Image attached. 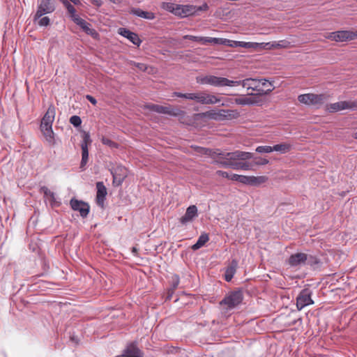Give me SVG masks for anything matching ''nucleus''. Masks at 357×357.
<instances>
[{
    "instance_id": "obj_11",
    "label": "nucleus",
    "mask_w": 357,
    "mask_h": 357,
    "mask_svg": "<svg viewBox=\"0 0 357 357\" xmlns=\"http://www.w3.org/2000/svg\"><path fill=\"white\" fill-rule=\"evenodd\" d=\"M328 38L336 42L351 40L357 38V32L338 31L330 33Z\"/></svg>"
},
{
    "instance_id": "obj_46",
    "label": "nucleus",
    "mask_w": 357,
    "mask_h": 357,
    "mask_svg": "<svg viewBox=\"0 0 357 357\" xmlns=\"http://www.w3.org/2000/svg\"><path fill=\"white\" fill-rule=\"evenodd\" d=\"M278 42L279 48H288L291 47V43L287 40H281Z\"/></svg>"
},
{
    "instance_id": "obj_34",
    "label": "nucleus",
    "mask_w": 357,
    "mask_h": 357,
    "mask_svg": "<svg viewBox=\"0 0 357 357\" xmlns=\"http://www.w3.org/2000/svg\"><path fill=\"white\" fill-rule=\"evenodd\" d=\"M47 201L49 202L52 207H57L61 205V202L57 199L55 194H52Z\"/></svg>"
},
{
    "instance_id": "obj_10",
    "label": "nucleus",
    "mask_w": 357,
    "mask_h": 357,
    "mask_svg": "<svg viewBox=\"0 0 357 357\" xmlns=\"http://www.w3.org/2000/svg\"><path fill=\"white\" fill-rule=\"evenodd\" d=\"M238 160H216L218 165L222 167L231 168L233 169H252L251 165L246 162H238Z\"/></svg>"
},
{
    "instance_id": "obj_13",
    "label": "nucleus",
    "mask_w": 357,
    "mask_h": 357,
    "mask_svg": "<svg viewBox=\"0 0 357 357\" xmlns=\"http://www.w3.org/2000/svg\"><path fill=\"white\" fill-rule=\"evenodd\" d=\"M111 174L113 176L114 185L119 186L127 177L128 169L122 165H118L111 170Z\"/></svg>"
},
{
    "instance_id": "obj_24",
    "label": "nucleus",
    "mask_w": 357,
    "mask_h": 357,
    "mask_svg": "<svg viewBox=\"0 0 357 357\" xmlns=\"http://www.w3.org/2000/svg\"><path fill=\"white\" fill-rule=\"evenodd\" d=\"M183 39H188L192 41L199 42L203 45H206L208 43L215 44L216 41V38L196 36L192 35H185L183 36Z\"/></svg>"
},
{
    "instance_id": "obj_15",
    "label": "nucleus",
    "mask_w": 357,
    "mask_h": 357,
    "mask_svg": "<svg viewBox=\"0 0 357 357\" xmlns=\"http://www.w3.org/2000/svg\"><path fill=\"white\" fill-rule=\"evenodd\" d=\"M122 357H144V353L138 348L137 342H133L128 344L123 354Z\"/></svg>"
},
{
    "instance_id": "obj_33",
    "label": "nucleus",
    "mask_w": 357,
    "mask_h": 357,
    "mask_svg": "<svg viewBox=\"0 0 357 357\" xmlns=\"http://www.w3.org/2000/svg\"><path fill=\"white\" fill-rule=\"evenodd\" d=\"M238 47L248 49L257 48L259 47V44L258 43L238 41Z\"/></svg>"
},
{
    "instance_id": "obj_19",
    "label": "nucleus",
    "mask_w": 357,
    "mask_h": 357,
    "mask_svg": "<svg viewBox=\"0 0 357 357\" xmlns=\"http://www.w3.org/2000/svg\"><path fill=\"white\" fill-rule=\"evenodd\" d=\"M74 22L78 26H79L83 29V31L88 35H90L93 38L98 37V33H97V31L91 27V26L89 23H88L86 21H85L80 17H75L74 19Z\"/></svg>"
},
{
    "instance_id": "obj_22",
    "label": "nucleus",
    "mask_w": 357,
    "mask_h": 357,
    "mask_svg": "<svg viewBox=\"0 0 357 357\" xmlns=\"http://www.w3.org/2000/svg\"><path fill=\"white\" fill-rule=\"evenodd\" d=\"M119 33L137 46H139L142 43V40L137 33L132 32L126 28H120L119 29Z\"/></svg>"
},
{
    "instance_id": "obj_30",
    "label": "nucleus",
    "mask_w": 357,
    "mask_h": 357,
    "mask_svg": "<svg viewBox=\"0 0 357 357\" xmlns=\"http://www.w3.org/2000/svg\"><path fill=\"white\" fill-rule=\"evenodd\" d=\"M82 149V160L80 167L84 168L86 165L89 159V150L88 148L84 145Z\"/></svg>"
},
{
    "instance_id": "obj_50",
    "label": "nucleus",
    "mask_w": 357,
    "mask_h": 357,
    "mask_svg": "<svg viewBox=\"0 0 357 357\" xmlns=\"http://www.w3.org/2000/svg\"><path fill=\"white\" fill-rule=\"evenodd\" d=\"M101 141L103 144H105V145H107L109 146H114L115 145V143L108 138L102 137Z\"/></svg>"
},
{
    "instance_id": "obj_29",
    "label": "nucleus",
    "mask_w": 357,
    "mask_h": 357,
    "mask_svg": "<svg viewBox=\"0 0 357 357\" xmlns=\"http://www.w3.org/2000/svg\"><path fill=\"white\" fill-rule=\"evenodd\" d=\"M259 81V89H263V90H267V89H270V92H271L274 87L273 86L271 82H270L268 80L266 79H258Z\"/></svg>"
},
{
    "instance_id": "obj_6",
    "label": "nucleus",
    "mask_w": 357,
    "mask_h": 357,
    "mask_svg": "<svg viewBox=\"0 0 357 357\" xmlns=\"http://www.w3.org/2000/svg\"><path fill=\"white\" fill-rule=\"evenodd\" d=\"M222 98L205 91L194 93L193 100L202 105H215L221 102Z\"/></svg>"
},
{
    "instance_id": "obj_14",
    "label": "nucleus",
    "mask_w": 357,
    "mask_h": 357,
    "mask_svg": "<svg viewBox=\"0 0 357 357\" xmlns=\"http://www.w3.org/2000/svg\"><path fill=\"white\" fill-rule=\"evenodd\" d=\"M70 205L73 210L79 211L82 218H86L89 213V206L87 203L73 198L70 201Z\"/></svg>"
},
{
    "instance_id": "obj_61",
    "label": "nucleus",
    "mask_w": 357,
    "mask_h": 357,
    "mask_svg": "<svg viewBox=\"0 0 357 357\" xmlns=\"http://www.w3.org/2000/svg\"><path fill=\"white\" fill-rule=\"evenodd\" d=\"M132 252L133 253H137V249L136 248L133 247V248H132Z\"/></svg>"
},
{
    "instance_id": "obj_18",
    "label": "nucleus",
    "mask_w": 357,
    "mask_h": 357,
    "mask_svg": "<svg viewBox=\"0 0 357 357\" xmlns=\"http://www.w3.org/2000/svg\"><path fill=\"white\" fill-rule=\"evenodd\" d=\"M354 107L353 102L347 101H340L329 105H326V110L329 112H338L347 109H351Z\"/></svg>"
},
{
    "instance_id": "obj_25",
    "label": "nucleus",
    "mask_w": 357,
    "mask_h": 357,
    "mask_svg": "<svg viewBox=\"0 0 357 357\" xmlns=\"http://www.w3.org/2000/svg\"><path fill=\"white\" fill-rule=\"evenodd\" d=\"M237 266L238 262L235 259H233L225 270V279L227 282L231 280L236 271Z\"/></svg>"
},
{
    "instance_id": "obj_63",
    "label": "nucleus",
    "mask_w": 357,
    "mask_h": 357,
    "mask_svg": "<svg viewBox=\"0 0 357 357\" xmlns=\"http://www.w3.org/2000/svg\"><path fill=\"white\" fill-rule=\"evenodd\" d=\"M61 2L65 1L66 0H60Z\"/></svg>"
},
{
    "instance_id": "obj_54",
    "label": "nucleus",
    "mask_w": 357,
    "mask_h": 357,
    "mask_svg": "<svg viewBox=\"0 0 357 357\" xmlns=\"http://www.w3.org/2000/svg\"><path fill=\"white\" fill-rule=\"evenodd\" d=\"M86 98L91 103L93 104V105H96V103H97V100H96L95 98H93V96H91V95H86Z\"/></svg>"
},
{
    "instance_id": "obj_38",
    "label": "nucleus",
    "mask_w": 357,
    "mask_h": 357,
    "mask_svg": "<svg viewBox=\"0 0 357 357\" xmlns=\"http://www.w3.org/2000/svg\"><path fill=\"white\" fill-rule=\"evenodd\" d=\"M185 17L195 14V6L193 5H183Z\"/></svg>"
},
{
    "instance_id": "obj_39",
    "label": "nucleus",
    "mask_w": 357,
    "mask_h": 357,
    "mask_svg": "<svg viewBox=\"0 0 357 357\" xmlns=\"http://www.w3.org/2000/svg\"><path fill=\"white\" fill-rule=\"evenodd\" d=\"M66 9L68 12L70 13V18L73 22L75 17H79V16L76 14V10L72 4L68 5Z\"/></svg>"
},
{
    "instance_id": "obj_44",
    "label": "nucleus",
    "mask_w": 357,
    "mask_h": 357,
    "mask_svg": "<svg viewBox=\"0 0 357 357\" xmlns=\"http://www.w3.org/2000/svg\"><path fill=\"white\" fill-rule=\"evenodd\" d=\"M307 260L306 261V264H310V266H313L319 263L318 259L312 255H307Z\"/></svg>"
},
{
    "instance_id": "obj_26",
    "label": "nucleus",
    "mask_w": 357,
    "mask_h": 357,
    "mask_svg": "<svg viewBox=\"0 0 357 357\" xmlns=\"http://www.w3.org/2000/svg\"><path fill=\"white\" fill-rule=\"evenodd\" d=\"M209 240L208 235L206 233L202 234L197 242L192 246L193 250H197L201 248L205 245V243Z\"/></svg>"
},
{
    "instance_id": "obj_3",
    "label": "nucleus",
    "mask_w": 357,
    "mask_h": 357,
    "mask_svg": "<svg viewBox=\"0 0 357 357\" xmlns=\"http://www.w3.org/2000/svg\"><path fill=\"white\" fill-rule=\"evenodd\" d=\"M55 118V107L50 105L41 121L40 130L46 141L50 144H55L54 133L52 130V123Z\"/></svg>"
},
{
    "instance_id": "obj_2",
    "label": "nucleus",
    "mask_w": 357,
    "mask_h": 357,
    "mask_svg": "<svg viewBox=\"0 0 357 357\" xmlns=\"http://www.w3.org/2000/svg\"><path fill=\"white\" fill-rule=\"evenodd\" d=\"M195 150L199 154L210 156L213 160V163L215 164H218L216 160H249L253 157V154L252 153L241 151L223 152L220 149L213 150L204 147H197Z\"/></svg>"
},
{
    "instance_id": "obj_51",
    "label": "nucleus",
    "mask_w": 357,
    "mask_h": 357,
    "mask_svg": "<svg viewBox=\"0 0 357 357\" xmlns=\"http://www.w3.org/2000/svg\"><path fill=\"white\" fill-rule=\"evenodd\" d=\"M215 174L219 176H222L223 178H227L229 179V174L227 172H224L222 170H218V171H216Z\"/></svg>"
},
{
    "instance_id": "obj_40",
    "label": "nucleus",
    "mask_w": 357,
    "mask_h": 357,
    "mask_svg": "<svg viewBox=\"0 0 357 357\" xmlns=\"http://www.w3.org/2000/svg\"><path fill=\"white\" fill-rule=\"evenodd\" d=\"M70 123L75 127H78L81 125L82 120L79 116L74 115L70 117Z\"/></svg>"
},
{
    "instance_id": "obj_8",
    "label": "nucleus",
    "mask_w": 357,
    "mask_h": 357,
    "mask_svg": "<svg viewBox=\"0 0 357 357\" xmlns=\"http://www.w3.org/2000/svg\"><path fill=\"white\" fill-rule=\"evenodd\" d=\"M242 301L243 294L241 291H236L229 294L220 301V304L222 305H226L227 309L231 310L240 304Z\"/></svg>"
},
{
    "instance_id": "obj_20",
    "label": "nucleus",
    "mask_w": 357,
    "mask_h": 357,
    "mask_svg": "<svg viewBox=\"0 0 357 357\" xmlns=\"http://www.w3.org/2000/svg\"><path fill=\"white\" fill-rule=\"evenodd\" d=\"M235 102L240 105H253L255 102L251 98L247 96H242L234 99H227L225 102L220 104L221 106H229L231 104Z\"/></svg>"
},
{
    "instance_id": "obj_59",
    "label": "nucleus",
    "mask_w": 357,
    "mask_h": 357,
    "mask_svg": "<svg viewBox=\"0 0 357 357\" xmlns=\"http://www.w3.org/2000/svg\"><path fill=\"white\" fill-rule=\"evenodd\" d=\"M69 1H71L72 3H73L75 5L80 4V1L79 0H69Z\"/></svg>"
},
{
    "instance_id": "obj_49",
    "label": "nucleus",
    "mask_w": 357,
    "mask_h": 357,
    "mask_svg": "<svg viewBox=\"0 0 357 357\" xmlns=\"http://www.w3.org/2000/svg\"><path fill=\"white\" fill-rule=\"evenodd\" d=\"M133 65L142 71L147 70V66L145 63L133 62Z\"/></svg>"
},
{
    "instance_id": "obj_1",
    "label": "nucleus",
    "mask_w": 357,
    "mask_h": 357,
    "mask_svg": "<svg viewBox=\"0 0 357 357\" xmlns=\"http://www.w3.org/2000/svg\"><path fill=\"white\" fill-rule=\"evenodd\" d=\"M196 81L200 84H208L215 87L234 86L241 85L243 88L256 91L257 94L264 95L270 93V89H259V81L257 79L248 78L243 80L233 81L225 77L215 75L198 76Z\"/></svg>"
},
{
    "instance_id": "obj_53",
    "label": "nucleus",
    "mask_w": 357,
    "mask_h": 357,
    "mask_svg": "<svg viewBox=\"0 0 357 357\" xmlns=\"http://www.w3.org/2000/svg\"><path fill=\"white\" fill-rule=\"evenodd\" d=\"M271 43H259V47H264L266 50H271L272 49Z\"/></svg>"
},
{
    "instance_id": "obj_23",
    "label": "nucleus",
    "mask_w": 357,
    "mask_h": 357,
    "mask_svg": "<svg viewBox=\"0 0 357 357\" xmlns=\"http://www.w3.org/2000/svg\"><path fill=\"white\" fill-rule=\"evenodd\" d=\"M130 13L133 15H135V16L144 18V19L149 20H152L155 19V15L153 12L144 11L139 8H131Z\"/></svg>"
},
{
    "instance_id": "obj_32",
    "label": "nucleus",
    "mask_w": 357,
    "mask_h": 357,
    "mask_svg": "<svg viewBox=\"0 0 357 357\" xmlns=\"http://www.w3.org/2000/svg\"><path fill=\"white\" fill-rule=\"evenodd\" d=\"M267 181V178L264 176H251V185H257L264 183Z\"/></svg>"
},
{
    "instance_id": "obj_31",
    "label": "nucleus",
    "mask_w": 357,
    "mask_h": 357,
    "mask_svg": "<svg viewBox=\"0 0 357 357\" xmlns=\"http://www.w3.org/2000/svg\"><path fill=\"white\" fill-rule=\"evenodd\" d=\"M178 4H175L171 2H163L162 4V8L164 10L169 11L175 15V11L177 9Z\"/></svg>"
},
{
    "instance_id": "obj_27",
    "label": "nucleus",
    "mask_w": 357,
    "mask_h": 357,
    "mask_svg": "<svg viewBox=\"0 0 357 357\" xmlns=\"http://www.w3.org/2000/svg\"><path fill=\"white\" fill-rule=\"evenodd\" d=\"M291 146L287 143L275 144L273 146V151H277L280 153H288L291 150Z\"/></svg>"
},
{
    "instance_id": "obj_57",
    "label": "nucleus",
    "mask_w": 357,
    "mask_h": 357,
    "mask_svg": "<svg viewBox=\"0 0 357 357\" xmlns=\"http://www.w3.org/2000/svg\"><path fill=\"white\" fill-rule=\"evenodd\" d=\"M278 42L275 41L271 43L272 49H279V46H278Z\"/></svg>"
},
{
    "instance_id": "obj_4",
    "label": "nucleus",
    "mask_w": 357,
    "mask_h": 357,
    "mask_svg": "<svg viewBox=\"0 0 357 357\" xmlns=\"http://www.w3.org/2000/svg\"><path fill=\"white\" fill-rule=\"evenodd\" d=\"M298 100L301 103L320 108L329 100L326 94L305 93L298 96Z\"/></svg>"
},
{
    "instance_id": "obj_43",
    "label": "nucleus",
    "mask_w": 357,
    "mask_h": 357,
    "mask_svg": "<svg viewBox=\"0 0 357 357\" xmlns=\"http://www.w3.org/2000/svg\"><path fill=\"white\" fill-rule=\"evenodd\" d=\"M238 182L251 185V176L240 175Z\"/></svg>"
},
{
    "instance_id": "obj_42",
    "label": "nucleus",
    "mask_w": 357,
    "mask_h": 357,
    "mask_svg": "<svg viewBox=\"0 0 357 357\" xmlns=\"http://www.w3.org/2000/svg\"><path fill=\"white\" fill-rule=\"evenodd\" d=\"M175 15H177L180 17H185L184 6L178 4L177 9L175 11Z\"/></svg>"
},
{
    "instance_id": "obj_16",
    "label": "nucleus",
    "mask_w": 357,
    "mask_h": 357,
    "mask_svg": "<svg viewBox=\"0 0 357 357\" xmlns=\"http://www.w3.org/2000/svg\"><path fill=\"white\" fill-rule=\"evenodd\" d=\"M198 215L197 208L195 205H191L187 208L183 216L180 219V222L183 225H186L191 222Z\"/></svg>"
},
{
    "instance_id": "obj_47",
    "label": "nucleus",
    "mask_w": 357,
    "mask_h": 357,
    "mask_svg": "<svg viewBox=\"0 0 357 357\" xmlns=\"http://www.w3.org/2000/svg\"><path fill=\"white\" fill-rule=\"evenodd\" d=\"M179 282H180V280H179V277L176 275H174L172 277V291H174V289H176L178 284H179Z\"/></svg>"
},
{
    "instance_id": "obj_52",
    "label": "nucleus",
    "mask_w": 357,
    "mask_h": 357,
    "mask_svg": "<svg viewBox=\"0 0 357 357\" xmlns=\"http://www.w3.org/2000/svg\"><path fill=\"white\" fill-rule=\"evenodd\" d=\"M269 162L268 160L266 158H258L257 160L255 161V164L258 165H267Z\"/></svg>"
},
{
    "instance_id": "obj_48",
    "label": "nucleus",
    "mask_w": 357,
    "mask_h": 357,
    "mask_svg": "<svg viewBox=\"0 0 357 357\" xmlns=\"http://www.w3.org/2000/svg\"><path fill=\"white\" fill-rule=\"evenodd\" d=\"M208 9V6L207 3H204L200 6H195V14L200 11H205Z\"/></svg>"
},
{
    "instance_id": "obj_58",
    "label": "nucleus",
    "mask_w": 357,
    "mask_h": 357,
    "mask_svg": "<svg viewBox=\"0 0 357 357\" xmlns=\"http://www.w3.org/2000/svg\"><path fill=\"white\" fill-rule=\"evenodd\" d=\"M62 3L64 5L66 8H67L68 5H70L69 0H66L65 1H63Z\"/></svg>"
},
{
    "instance_id": "obj_35",
    "label": "nucleus",
    "mask_w": 357,
    "mask_h": 357,
    "mask_svg": "<svg viewBox=\"0 0 357 357\" xmlns=\"http://www.w3.org/2000/svg\"><path fill=\"white\" fill-rule=\"evenodd\" d=\"M256 151L259 153H271L273 152V146H259L256 148Z\"/></svg>"
},
{
    "instance_id": "obj_17",
    "label": "nucleus",
    "mask_w": 357,
    "mask_h": 357,
    "mask_svg": "<svg viewBox=\"0 0 357 357\" xmlns=\"http://www.w3.org/2000/svg\"><path fill=\"white\" fill-rule=\"evenodd\" d=\"M307 260V254L298 252L289 257L288 264L291 267L301 266L305 265Z\"/></svg>"
},
{
    "instance_id": "obj_55",
    "label": "nucleus",
    "mask_w": 357,
    "mask_h": 357,
    "mask_svg": "<svg viewBox=\"0 0 357 357\" xmlns=\"http://www.w3.org/2000/svg\"><path fill=\"white\" fill-rule=\"evenodd\" d=\"M240 175L236 174H229V179L231 181H238Z\"/></svg>"
},
{
    "instance_id": "obj_41",
    "label": "nucleus",
    "mask_w": 357,
    "mask_h": 357,
    "mask_svg": "<svg viewBox=\"0 0 357 357\" xmlns=\"http://www.w3.org/2000/svg\"><path fill=\"white\" fill-rule=\"evenodd\" d=\"M38 24L40 26H46L50 24V20L48 17H41L39 19H37Z\"/></svg>"
},
{
    "instance_id": "obj_28",
    "label": "nucleus",
    "mask_w": 357,
    "mask_h": 357,
    "mask_svg": "<svg viewBox=\"0 0 357 357\" xmlns=\"http://www.w3.org/2000/svg\"><path fill=\"white\" fill-rule=\"evenodd\" d=\"M215 44L224 45L232 47H238V41L231 40L226 38H216V41Z\"/></svg>"
},
{
    "instance_id": "obj_56",
    "label": "nucleus",
    "mask_w": 357,
    "mask_h": 357,
    "mask_svg": "<svg viewBox=\"0 0 357 357\" xmlns=\"http://www.w3.org/2000/svg\"><path fill=\"white\" fill-rule=\"evenodd\" d=\"M91 1L94 6L97 7H100L102 4V2L100 0H91Z\"/></svg>"
},
{
    "instance_id": "obj_21",
    "label": "nucleus",
    "mask_w": 357,
    "mask_h": 357,
    "mask_svg": "<svg viewBox=\"0 0 357 357\" xmlns=\"http://www.w3.org/2000/svg\"><path fill=\"white\" fill-rule=\"evenodd\" d=\"M96 203L102 208L107 195V189L102 182H98L96 183Z\"/></svg>"
},
{
    "instance_id": "obj_62",
    "label": "nucleus",
    "mask_w": 357,
    "mask_h": 357,
    "mask_svg": "<svg viewBox=\"0 0 357 357\" xmlns=\"http://www.w3.org/2000/svg\"><path fill=\"white\" fill-rule=\"evenodd\" d=\"M354 137L357 139V131L354 133Z\"/></svg>"
},
{
    "instance_id": "obj_36",
    "label": "nucleus",
    "mask_w": 357,
    "mask_h": 357,
    "mask_svg": "<svg viewBox=\"0 0 357 357\" xmlns=\"http://www.w3.org/2000/svg\"><path fill=\"white\" fill-rule=\"evenodd\" d=\"M173 96L178 98H183L188 100H193L194 93H182L180 92H174Z\"/></svg>"
},
{
    "instance_id": "obj_60",
    "label": "nucleus",
    "mask_w": 357,
    "mask_h": 357,
    "mask_svg": "<svg viewBox=\"0 0 357 357\" xmlns=\"http://www.w3.org/2000/svg\"><path fill=\"white\" fill-rule=\"evenodd\" d=\"M110 1L114 3H119L122 0H109Z\"/></svg>"
},
{
    "instance_id": "obj_12",
    "label": "nucleus",
    "mask_w": 357,
    "mask_h": 357,
    "mask_svg": "<svg viewBox=\"0 0 357 357\" xmlns=\"http://www.w3.org/2000/svg\"><path fill=\"white\" fill-rule=\"evenodd\" d=\"M311 295L312 292L309 289H304L300 292L296 298V307L298 310L314 303Z\"/></svg>"
},
{
    "instance_id": "obj_37",
    "label": "nucleus",
    "mask_w": 357,
    "mask_h": 357,
    "mask_svg": "<svg viewBox=\"0 0 357 357\" xmlns=\"http://www.w3.org/2000/svg\"><path fill=\"white\" fill-rule=\"evenodd\" d=\"M91 143V139L89 133L84 132L83 135V139L81 142V148H83V146L85 145L86 147L88 148V146L90 145Z\"/></svg>"
},
{
    "instance_id": "obj_45",
    "label": "nucleus",
    "mask_w": 357,
    "mask_h": 357,
    "mask_svg": "<svg viewBox=\"0 0 357 357\" xmlns=\"http://www.w3.org/2000/svg\"><path fill=\"white\" fill-rule=\"evenodd\" d=\"M40 192L44 194L46 200L51 196L52 194H54V192L50 190L46 186L41 187Z\"/></svg>"
},
{
    "instance_id": "obj_5",
    "label": "nucleus",
    "mask_w": 357,
    "mask_h": 357,
    "mask_svg": "<svg viewBox=\"0 0 357 357\" xmlns=\"http://www.w3.org/2000/svg\"><path fill=\"white\" fill-rule=\"evenodd\" d=\"M204 118L215 121H223L230 119L234 116V111L229 109H211L201 114Z\"/></svg>"
},
{
    "instance_id": "obj_9",
    "label": "nucleus",
    "mask_w": 357,
    "mask_h": 357,
    "mask_svg": "<svg viewBox=\"0 0 357 357\" xmlns=\"http://www.w3.org/2000/svg\"><path fill=\"white\" fill-rule=\"evenodd\" d=\"M55 10L54 4L51 0H38V9L34 16V20L43 17L45 14L52 13Z\"/></svg>"
},
{
    "instance_id": "obj_7",
    "label": "nucleus",
    "mask_w": 357,
    "mask_h": 357,
    "mask_svg": "<svg viewBox=\"0 0 357 357\" xmlns=\"http://www.w3.org/2000/svg\"><path fill=\"white\" fill-rule=\"evenodd\" d=\"M147 109L158 114H169L174 116L183 115L184 112L171 106H162L156 104H149L146 106Z\"/></svg>"
}]
</instances>
